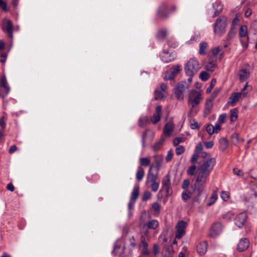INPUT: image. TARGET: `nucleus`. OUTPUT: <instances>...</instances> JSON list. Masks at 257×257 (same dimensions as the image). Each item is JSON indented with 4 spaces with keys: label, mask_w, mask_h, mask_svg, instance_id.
Returning <instances> with one entry per match:
<instances>
[{
    "label": "nucleus",
    "mask_w": 257,
    "mask_h": 257,
    "mask_svg": "<svg viewBox=\"0 0 257 257\" xmlns=\"http://www.w3.org/2000/svg\"><path fill=\"white\" fill-rule=\"evenodd\" d=\"M152 196L151 193L149 191H146L143 195L142 200L144 201H147L148 199H150Z\"/></svg>",
    "instance_id": "de8ad7c7"
},
{
    "label": "nucleus",
    "mask_w": 257,
    "mask_h": 257,
    "mask_svg": "<svg viewBox=\"0 0 257 257\" xmlns=\"http://www.w3.org/2000/svg\"><path fill=\"white\" fill-rule=\"evenodd\" d=\"M216 67L217 65L215 63L213 62L208 63L205 66L207 71H210L211 72H213L216 69Z\"/></svg>",
    "instance_id": "e433bc0d"
},
{
    "label": "nucleus",
    "mask_w": 257,
    "mask_h": 257,
    "mask_svg": "<svg viewBox=\"0 0 257 257\" xmlns=\"http://www.w3.org/2000/svg\"><path fill=\"white\" fill-rule=\"evenodd\" d=\"M161 59L163 62L168 63L175 60V55L173 53H170L168 51H164L161 55Z\"/></svg>",
    "instance_id": "dca6fc26"
},
{
    "label": "nucleus",
    "mask_w": 257,
    "mask_h": 257,
    "mask_svg": "<svg viewBox=\"0 0 257 257\" xmlns=\"http://www.w3.org/2000/svg\"><path fill=\"white\" fill-rule=\"evenodd\" d=\"M3 30L6 32L10 38L13 37V24L11 20H6L3 25Z\"/></svg>",
    "instance_id": "ddd939ff"
},
{
    "label": "nucleus",
    "mask_w": 257,
    "mask_h": 257,
    "mask_svg": "<svg viewBox=\"0 0 257 257\" xmlns=\"http://www.w3.org/2000/svg\"><path fill=\"white\" fill-rule=\"evenodd\" d=\"M190 184V181L188 179H185L183 181L182 184V188L184 190H187Z\"/></svg>",
    "instance_id": "5fc2aeb1"
},
{
    "label": "nucleus",
    "mask_w": 257,
    "mask_h": 257,
    "mask_svg": "<svg viewBox=\"0 0 257 257\" xmlns=\"http://www.w3.org/2000/svg\"><path fill=\"white\" fill-rule=\"evenodd\" d=\"M239 35L240 38L245 37L247 36V28L245 25L240 26L239 30Z\"/></svg>",
    "instance_id": "c9c22d12"
},
{
    "label": "nucleus",
    "mask_w": 257,
    "mask_h": 257,
    "mask_svg": "<svg viewBox=\"0 0 257 257\" xmlns=\"http://www.w3.org/2000/svg\"><path fill=\"white\" fill-rule=\"evenodd\" d=\"M213 8L214 10V15L212 17H215L219 15L223 10V5L219 1H216L213 4Z\"/></svg>",
    "instance_id": "4be33fe9"
},
{
    "label": "nucleus",
    "mask_w": 257,
    "mask_h": 257,
    "mask_svg": "<svg viewBox=\"0 0 257 257\" xmlns=\"http://www.w3.org/2000/svg\"><path fill=\"white\" fill-rule=\"evenodd\" d=\"M233 217V214L231 212H228L223 215V218L226 220H230Z\"/></svg>",
    "instance_id": "338daca9"
},
{
    "label": "nucleus",
    "mask_w": 257,
    "mask_h": 257,
    "mask_svg": "<svg viewBox=\"0 0 257 257\" xmlns=\"http://www.w3.org/2000/svg\"><path fill=\"white\" fill-rule=\"evenodd\" d=\"M250 73L246 69H241L239 72L238 76L241 81H245L249 76Z\"/></svg>",
    "instance_id": "a878e982"
},
{
    "label": "nucleus",
    "mask_w": 257,
    "mask_h": 257,
    "mask_svg": "<svg viewBox=\"0 0 257 257\" xmlns=\"http://www.w3.org/2000/svg\"><path fill=\"white\" fill-rule=\"evenodd\" d=\"M6 119V118L4 116H2L0 118V125L2 127L3 129H5L6 128V124L5 122Z\"/></svg>",
    "instance_id": "bf43d9fd"
},
{
    "label": "nucleus",
    "mask_w": 257,
    "mask_h": 257,
    "mask_svg": "<svg viewBox=\"0 0 257 257\" xmlns=\"http://www.w3.org/2000/svg\"><path fill=\"white\" fill-rule=\"evenodd\" d=\"M208 47V44L205 42H202L199 44V53L200 55H204L206 54V49Z\"/></svg>",
    "instance_id": "f704fd0d"
},
{
    "label": "nucleus",
    "mask_w": 257,
    "mask_h": 257,
    "mask_svg": "<svg viewBox=\"0 0 257 257\" xmlns=\"http://www.w3.org/2000/svg\"><path fill=\"white\" fill-rule=\"evenodd\" d=\"M221 197L224 201H227L229 197V194L227 192L223 191L221 194Z\"/></svg>",
    "instance_id": "e2e57ef3"
},
{
    "label": "nucleus",
    "mask_w": 257,
    "mask_h": 257,
    "mask_svg": "<svg viewBox=\"0 0 257 257\" xmlns=\"http://www.w3.org/2000/svg\"><path fill=\"white\" fill-rule=\"evenodd\" d=\"M198 253L200 255L204 254L207 250V243L206 241L200 242L196 247Z\"/></svg>",
    "instance_id": "aec40b11"
},
{
    "label": "nucleus",
    "mask_w": 257,
    "mask_h": 257,
    "mask_svg": "<svg viewBox=\"0 0 257 257\" xmlns=\"http://www.w3.org/2000/svg\"><path fill=\"white\" fill-rule=\"evenodd\" d=\"M162 185L164 189L166 190L167 193L169 194V190L171 189V180L169 174L166 175L162 179Z\"/></svg>",
    "instance_id": "6ab92c4d"
},
{
    "label": "nucleus",
    "mask_w": 257,
    "mask_h": 257,
    "mask_svg": "<svg viewBox=\"0 0 257 257\" xmlns=\"http://www.w3.org/2000/svg\"><path fill=\"white\" fill-rule=\"evenodd\" d=\"M161 111L162 106L161 105L157 106L156 108V112L151 119V121L153 124L157 123L160 120Z\"/></svg>",
    "instance_id": "f3484780"
},
{
    "label": "nucleus",
    "mask_w": 257,
    "mask_h": 257,
    "mask_svg": "<svg viewBox=\"0 0 257 257\" xmlns=\"http://www.w3.org/2000/svg\"><path fill=\"white\" fill-rule=\"evenodd\" d=\"M222 55V50L220 47H217L211 49L208 54V56L210 58H213L214 57H217L218 56H220Z\"/></svg>",
    "instance_id": "393cba45"
},
{
    "label": "nucleus",
    "mask_w": 257,
    "mask_h": 257,
    "mask_svg": "<svg viewBox=\"0 0 257 257\" xmlns=\"http://www.w3.org/2000/svg\"><path fill=\"white\" fill-rule=\"evenodd\" d=\"M187 225V222L183 220H180L177 222L176 225V231L175 239H179L184 235L185 233V228H186Z\"/></svg>",
    "instance_id": "423d86ee"
},
{
    "label": "nucleus",
    "mask_w": 257,
    "mask_h": 257,
    "mask_svg": "<svg viewBox=\"0 0 257 257\" xmlns=\"http://www.w3.org/2000/svg\"><path fill=\"white\" fill-rule=\"evenodd\" d=\"M148 241H149L140 240L141 244L140 245V247L141 248V253L142 255L146 256H149L150 254V251L148 248Z\"/></svg>",
    "instance_id": "2eb2a0df"
},
{
    "label": "nucleus",
    "mask_w": 257,
    "mask_h": 257,
    "mask_svg": "<svg viewBox=\"0 0 257 257\" xmlns=\"http://www.w3.org/2000/svg\"><path fill=\"white\" fill-rule=\"evenodd\" d=\"M195 165L190 166L187 169V173L188 175L193 176L195 174V171L197 169Z\"/></svg>",
    "instance_id": "79ce46f5"
},
{
    "label": "nucleus",
    "mask_w": 257,
    "mask_h": 257,
    "mask_svg": "<svg viewBox=\"0 0 257 257\" xmlns=\"http://www.w3.org/2000/svg\"><path fill=\"white\" fill-rule=\"evenodd\" d=\"M212 100L211 99L207 100L205 103L204 110L205 115H207L210 114L212 109Z\"/></svg>",
    "instance_id": "c85d7f7f"
},
{
    "label": "nucleus",
    "mask_w": 257,
    "mask_h": 257,
    "mask_svg": "<svg viewBox=\"0 0 257 257\" xmlns=\"http://www.w3.org/2000/svg\"><path fill=\"white\" fill-rule=\"evenodd\" d=\"M10 89V87L5 76L1 77L0 80V95L2 97H5L9 93Z\"/></svg>",
    "instance_id": "1a4fd4ad"
},
{
    "label": "nucleus",
    "mask_w": 257,
    "mask_h": 257,
    "mask_svg": "<svg viewBox=\"0 0 257 257\" xmlns=\"http://www.w3.org/2000/svg\"><path fill=\"white\" fill-rule=\"evenodd\" d=\"M216 82V81L215 79H212L211 80L209 86L207 88V89L206 90V93H210L211 92L212 89L215 86Z\"/></svg>",
    "instance_id": "c03bdc74"
},
{
    "label": "nucleus",
    "mask_w": 257,
    "mask_h": 257,
    "mask_svg": "<svg viewBox=\"0 0 257 257\" xmlns=\"http://www.w3.org/2000/svg\"><path fill=\"white\" fill-rule=\"evenodd\" d=\"M172 157H173V152H172V150H170L168 152L167 155L166 157V161L167 162H170L172 160Z\"/></svg>",
    "instance_id": "0e129e2a"
},
{
    "label": "nucleus",
    "mask_w": 257,
    "mask_h": 257,
    "mask_svg": "<svg viewBox=\"0 0 257 257\" xmlns=\"http://www.w3.org/2000/svg\"><path fill=\"white\" fill-rule=\"evenodd\" d=\"M173 253L172 246L171 245H166L162 251L163 257H172Z\"/></svg>",
    "instance_id": "5701e85b"
},
{
    "label": "nucleus",
    "mask_w": 257,
    "mask_h": 257,
    "mask_svg": "<svg viewBox=\"0 0 257 257\" xmlns=\"http://www.w3.org/2000/svg\"><path fill=\"white\" fill-rule=\"evenodd\" d=\"M152 208L156 212H159L161 209V205L159 203L155 202L152 204Z\"/></svg>",
    "instance_id": "603ef678"
},
{
    "label": "nucleus",
    "mask_w": 257,
    "mask_h": 257,
    "mask_svg": "<svg viewBox=\"0 0 257 257\" xmlns=\"http://www.w3.org/2000/svg\"><path fill=\"white\" fill-rule=\"evenodd\" d=\"M230 120L231 121H234L238 116V110L236 108L232 109L230 111Z\"/></svg>",
    "instance_id": "4c0bfd02"
},
{
    "label": "nucleus",
    "mask_w": 257,
    "mask_h": 257,
    "mask_svg": "<svg viewBox=\"0 0 257 257\" xmlns=\"http://www.w3.org/2000/svg\"><path fill=\"white\" fill-rule=\"evenodd\" d=\"M155 159L154 164H152L154 165V167H155L157 169V172H158L162 166V164L164 160V157L162 155H156L154 156Z\"/></svg>",
    "instance_id": "a211bd4d"
},
{
    "label": "nucleus",
    "mask_w": 257,
    "mask_h": 257,
    "mask_svg": "<svg viewBox=\"0 0 257 257\" xmlns=\"http://www.w3.org/2000/svg\"><path fill=\"white\" fill-rule=\"evenodd\" d=\"M248 88H249V89L250 90L251 87L250 86L248 85V83L247 82L244 86L243 88L242 89L241 92H237L238 93H239V95L241 98H244L245 96H246L248 92V90H247Z\"/></svg>",
    "instance_id": "473e14b6"
},
{
    "label": "nucleus",
    "mask_w": 257,
    "mask_h": 257,
    "mask_svg": "<svg viewBox=\"0 0 257 257\" xmlns=\"http://www.w3.org/2000/svg\"><path fill=\"white\" fill-rule=\"evenodd\" d=\"M200 65L198 61L195 58H191L185 66V71L188 76H194L199 69Z\"/></svg>",
    "instance_id": "20e7f679"
},
{
    "label": "nucleus",
    "mask_w": 257,
    "mask_h": 257,
    "mask_svg": "<svg viewBox=\"0 0 257 257\" xmlns=\"http://www.w3.org/2000/svg\"><path fill=\"white\" fill-rule=\"evenodd\" d=\"M163 142L164 140H161L158 143H156L153 147L154 150L155 151L159 150L160 149V146L163 144Z\"/></svg>",
    "instance_id": "680f3d73"
},
{
    "label": "nucleus",
    "mask_w": 257,
    "mask_h": 257,
    "mask_svg": "<svg viewBox=\"0 0 257 257\" xmlns=\"http://www.w3.org/2000/svg\"><path fill=\"white\" fill-rule=\"evenodd\" d=\"M223 230V226L221 223L216 222L214 223L211 226L209 235L211 237H215L220 234Z\"/></svg>",
    "instance_id": "6e6552de"
},
{
    "label": "nucleus",
    "mask_w": 257,
    "mask_h": 257,
    "mask_svg": "<svg viewBox=\"0 0 257 257\" xmlns=\"http://www.w3.org/2000/svg\"><path fill=\"white\" fill-rule=\"evenodd\" d=\"M247 218V216L245 212L239 213L234 218L235 224L239 228L242 227L246 222Z\"/></svg>",
    "instance_id": "9b49d317"
},
{
    "label": "nucleus",
    "mask_w": 257,
    "mask_h": 257,
    "mask_svg": "<svg viewBox=\"0 0 257 257\" xmlns=\"http://www.w3.org/2000/svg\"><path fill=\"white\" fill-rule=\"evenodd\" d=\"M145 175V171L144 169L140 166L138 167V170L136 174V178L138 181H141L143 180Z\"/></svg>",
    "instance_id": "72a5a7b5"
},
{
    "label": "nucleus",
    "mask_w": 257,
    "mask_h": 257,
    "mask_svg": "<svg viewBox=\"0 0 257 257\" xmlns=\"http://www.w3.org/2000/svg\"><path fill=\"white\" fill-rule=\"evenodd\" d=\"M233 172L235 175L238 176H241L243 175V173L242 170L238 168H234L233 169Z\"/></svg>",
    "instance_id": "4d7b16f0"
},
{
    "label": "nucleus",
    "mask_w": 257,
    "mask_h": 257,
    "mask_svg": "<svg viewBox=\"0 0 257 257\" xmlns=\"http://www.w3.org/2000/svg\"><path fill=\"white\" fill-rule=\"evenodd\" d=\"M226 118V113H223L219 116V117L218 119V121L220 123H223L225 121Z\"/></svg>",
    "instance_id": "13d9d810"
},
{
    "label": "nucleus",
    "mask_w": 257,
    "mask_h": 257,
    "mask_svg": "<svg viewBox=\"0 0 257 257\" xmlns=\"http://www.w3.org/2000/svg\"><path fill=\"white\" fill-rule=\"evenodd\" d=\"M168 46L170 47L175 48L177 46V43L173 39H170L168 42Z\"/></svg>",
    "instance_id": "052dcab7"
},
{
    "label": "nucleus",
    "mask_w": 257,
    "mask_h": 257,
    "mask_svg": "<svg viewBox=\"0 0 257 257\" xmlns=\"http://www.w3.org/2000/svg\"><path fill=\"white\" fill-rule=\"evenodd\" d=\"M139 186H135L131 193L130 199L136 201L139 195Z\"/></svg>",
    "instance_id": "2f4dec72"
},
{
    "label": "nucleus",
    "mask_w": 257,
    "mask_h": 257,
    "mask_svg": "<svg viewBox=\"0 0 257 257\" xmlns=\"http://www.w3.org/2000/svg\"><path fill=\"white\" fill-rule=\"evenodd\" d=\"M185 152V148L183 146H178L176 150L175 153L177 156H180Z\"/></svg>",
    "instance_id": "49530a36"
},
{
    "label": "nucleus",
    "mask_w": 257,
    "mask_h": 257,
    "mask_svg": "<svg viewBox=\"0 0 257 257\" xmlns=\"http://www.w3.org/2000/svg\"><path fill=\"white\" fill-rule=\"evenodd\" d=\"M207 132L210 135H211L213 133H214V128H213V126L211 124H208L206 128Z\"/></svg>",
    "instance_id": "864d4df0"
},
{
    "label": "nucleus",
    "mask_w": 257,
    "mask_h": 257,
    "mask_svg": "<svg viewBox=\"0 0 257 257\" xmlns=\"http://www.w3.org/2000/svg\"><path fill=\"white\" fill-rule=\"evenodd\" d=\"M140 226L141 233L140 240L149 241L150 239V236L149 230L150 229L144 223H141Z\"/></svg>",
    "instance_id": "f8f14e48"
},
{
    "label": "nucleus",
    "mask_w": 257,
    "mask_h": 257,
    "mask_svg": "<svg viewBox=\"0 0 257 257\" xmlns=\"http://www.w3.org/2000/svg\"><path fill=\"white\" fill-rule=\"evenodd\" d=\"M167 92H164L161 89L157 88L154 92L155 99L156 100H162L167 96Z\"/></svg>",
    "instance_id": "bb28decb"
},
{
    "label": "nucleus",
    "mask_w": 257,
    "mask_h": 257,
    "mask_svg": "<svg viewBox=\"0 0 257 257\" xmlns=\"http://www.w3.org/2000/svg\"><path fill=\"white\" fill-rule=\"evenodd\" d=\"M174 125L172 122H167L164 127V134L166 136L169 137L173 131Z\"/></svg>",
    "instance_id": "b1692460"
},
{
    "label": "nucleus",
    "mask_w": 257,
    "mask_h": 257,
    "mask_svg": "<svg viewBox=\"0 0 257 257\" xmlns=\"http://www.w3.org/2000/svg\"><path fill=\"white\" fill-rule=\"evenodd\" d=\"M203 151V145L201 144V143H199L197 144V145L196 146L195 149V153L197 154H200Z\"/></svg>",
    "instance_id": "09e8293b"
},
{
    "label": "nucleus",
    "mask_w": 257,
    "mask_h": 257,
    "mask_svg": "<svg viewBox=\"0 0 257 257\" xmlns=\"http://www.w3.org/2000/svg\"><path fill=\"white\" fill-rule=\"evenodd\" d=\"M150 163V160L148 158H142L140 159V164L142 166H148Z\"/></svg>",
    "instance_id": "a19ab883"
},
{
    "label": "nucleus",
    "mask_w": 257,
    "mask_h": 257,
    "mask_svg": "<svg viewBox=\"0 0 257 257\" xmlns=\"http://www.w3.org/2000/svg\"><path fill=\"white\" fill-rule=\"evenodd\" d=\"M154 165H151L148 171L146 177V184L150 187L153 192H156L159 187L160 181L159 180L158 173L155 174L152 172Z\"/></svg>",
    "instance_id": "f03ea898"
},
{
    "label": "nucleus",
    "mask_w": 257,
    "mask_h": 257,
    "mask_svg": "<svg viewBox=\"0 0 257 257\" xmlns=\"http://www.w3.org/2000/svg\"><path fill=\"white\" fill-rule=\"evenodd\" d=\"M147 120L146 116H141L139 120V125L141 127H144L146 125Z\"/></svg>",
    "instance_id": "ea45409f"
},
{
    "label": "nucleus",
    "mask_w": 257,
    "mask_h": 257,
    "mask_svg": "<svg viewBox=\"0 0 257 257\" xmlns=\"http://www.w3.org/2000/svg\"><path fill=\"white\" fill-rule=\"evenodd\" d=\"M199 154L195 153L191 157L190 161L192 163L195 164L199 158Z\"/></svg>",
    "instance_id": "6e6d98bb"
},
{
    "label": "nucleus",
    "mask_w": 257,
    "mask_h": 257,
    "mask_svg": "<svg viewBox=\"0 0 257 257\" xmlns=\"http://www.w3.org/2000/svg\"><path fill=\"white\" fill-rule=\"evenodd\" d=\"M227 27V18L224 16L218 18L213 25V32L216 35H222L224 34Z\"/></svg>",
    "instance_id": "7ed1b4c3"
},
{
    "label": "nucleus",
    "mask_w": 257,
    "mask_h": 257,
    "mask_svg": "<svg viewBox=\"0 0 257 257\" xmlns=\"http://www.w3.org/2000/svg\"><path fill=\"white\" fill-rule=\"evenodd\" d=\"M250 27L254 30V34H257V21L253 22L250 25Z\"/></svg>",
    "instance_id": "774afa93"
},
{
    "label": "nucleus",
    "mask_w": 257,
    "mask_h": 257,
    "mask_svg": "<svg viewBox=\"0 0 257 257\" xmlns=\"http://www.w3.org/2000/svg\"><path fill=\"white\" fill-rule=\"evenodd\" d=\"M240 98H241L239 93H232L229 98V101H228V104L231 105V106H233L234 104L237 102Z\"/></svg>",
    "instance_id": "cd10ccee"
},
{
    "label": "nucleus",
    "mask_w": 257,
    "mask_h": 257,
    "mask_svg": "<svg viewBox=\"0 0 257 257\" xmlns=\"http://www.w3.org/2000/svg\"><path fill=\"white\" fill-rule=\"evenodd\" d=\"M150 229L155 230L159 226V222L157 220H152L147 223H144Z\"/></svg>",
    "instance_id": "c756f323"
},
{
    "label": "nucleus",
    "mask_w": 257,
    "mask_h": 257,
    "mask_svg": "<svg viewBox=\"0 0 257 257\" xmlns=\"http://www.w3.org/2000/svg\"><path fill=\"white\" fill-rule=\"evenodd\" d=\"M190 127L193 130H199L200 128V126L197 123L196 121H195L194 119L193 120L191 123Z\"/></svg>",
    "instance_id": "3c124183"
},
{
    "label": "nucleus",
    "mask_w": 257,
    "mask_h": 257,
    "mask_svg": "<svg viewBox=\"0 0 257 257\" xmlns=\"http://www.w3.org/2000/svg\"><path fill=\"white\" fill-rule=\"evenodd\" d=\"M169 10L166 4H162L158 8L157 11V17L160 19H165L169 15Z\"/></svg>",
    "instance_id": "9d476101"
},
{
    "label": "nucleus",
    "mask_w": 257,
    "mask_h": 257,
    "mask_svg": "<svg viewBox=\"0 0 257 257\" xmlns=\"http://www.w3.org/2000/svg\"><path fill=\"white\" fill-rule=\"evenodd\" d=\"M236 31L234 28V27H231L227 34V39L228 40H230L232 38H233L235 35Z\"/></svg>",
    "instance_id": "58836bf2"
},
{
    "label": "nucleus",
    "mask_w": 257,
    "mask_h": 257,
    "mask_svg": "<svg viewBox=\"0 0 257 257\" xmlns=\"http://www.w3.org/2000/svg\"><path fill=\"white\" fill-rule=\"evenodd\" d=\"M0 7L2 11L4 12L8 11V7L6 3L3 2L2 0H0Z\"/></svg>",
    "instance_id": "8fccbe9b"
},
{
    "label": "nucleus",
    "mask_w": 257,
    "mask_h": 257,
    "mask_svg": "<svg viewBox=\"0 0 257 257\" xmlns=\"http://www.w3.org/2000/svg\"><path fill=\"white\" fill-rule=\"evenodd\" d=\"M216 163L213 158H208L200 162L197 168V176L194 183V191L198 192V195L203 191L209 176Z\"/></svg>",
    "instance_id": "f257e3e1"
},
{
    "label": "nucleus",
    "mask_w": 257,
    "mask_h": 257,
    "mask_svg": "<svg viewBox=\"0 0 257 257\" xmlns=\"http://www.w3.org/2000/svg\"><path fill=\"white\" fill-rule=\"evenodd\" d=\"M201 94L195 89L191 91L188 98V103L191 105L192 108L197 106L202 100Z\"/></svg>",
    "instance_id": "39448f33"
},
{
    "label": "nucleus",
    "mask_w": 257,
    "mask_h": 257,
    "mask_svg": "<svg viewBox=\"0 0 257 257\" xmlns=\"http://www.w3.org/2000/svg\"><path fill=\"white\" fill-rule=\"evenodd\" d=\"M228 143L226 139L223 138L219 141V149L221 151H224L228 147Z\"/></svg>",
    "instance_id": "7c9ffc66"
},
{
    "label": "nucleus",
    "mask_w": 257,
    "mask_h": 257,
    "mask_svg": "<svg viewBox=\"0 0 257 257\" xmlns=\"http://www.w3.org/2000/svg\"><path fill=\"white\" fill-rule=\"evenodd\" d=\"M199 78L202 81H206L209 78V75L206 71H202L199 74Z\"/></svg>",
    "instance_id": "37998d69"
},
{
    "label": "nucleus",
    "mask_w": 257,
    "mask_h": 257,
    "mask_svg": "<svg viewBox=\"0 0 257 257\" xmlns=\"http://www.w3.org/2000/svg\"><path fill=\"white\" fill-rule=\"evenodd\" d=\"M167 35V32L165 30H161L158 33V37L159 39H165Z\"/></svg>",
    "instance_id": "a18cd8bd"
},
{
    "label": "nucleus",
    "mask_w": 257,
    "mask_h": 257,
    "mask_svg": "<svg viewBox=\"0 0 257 257\" xmlns=\"http://www.w3.org/2000/svg\"><path fill=\"white\" fill-rule=\"evenodd\" d=\"M186 89H188V86L185 82L178 83L175 89V93L177 98L179 100H182L184 98V91Z\"/></svg>",
    "instance_id": "0eeeda50"
},
{
    "label": "nucleus",
    "mask_w": 257,
    "mask_h": 257,
    "mask_svg": "<svg viewBox=\"0 0 257 257\" xmlns=\"http://www.w3.org/2000/svg\"><path fill=\"white\" fill-rule=\"evenodd\" d=\"M249 244L248 239L246 238H242L239 240L237 249L239 251H244L248 247Z\"/></svg>",
    "instance_id": "4468645a"
},
{
    "label": "nucleus",
    "mask_w": 257,
    "mask_h": 257,
    "mask_svg": "<svg viewBox=\"0 0 257 257\" xmlns=\"http://www.w3.org/2000/svg\"><path fill=\"white\" fill-rule=\"evenodd\" d=\"M193 191V192H191L189 190H185L182 193V198L183 200L185 201L188 200L189 199L191 198L192 196L193 193H197V197H198L200 196L198 195V192L197 191H194V186L192 187Z\"/></svg>",
    "instance_id": "412c9836"
},
{
    "label": "nucleus",
    "mask_w": 257,
    "mask_h": 257,
    "mask_svg": "<svg viewBox=\"0 0 257 257\" xmlns=\"http://www.w3.org/2000/svg\"><path fill=\"white\" fill-rule=\"evenodd\" d=\"M159 252V246L156 244H154L153 246V254L156 255L158 254Z\"/></svg>",
    "instance_id": "69168bd1"
}]
</instances>
